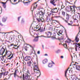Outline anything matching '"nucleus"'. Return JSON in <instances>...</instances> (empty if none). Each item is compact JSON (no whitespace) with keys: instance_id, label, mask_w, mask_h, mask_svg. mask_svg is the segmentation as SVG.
I'll return each mask as SVG.
<instances>
[{"instance_id":"1","label":"nucleus","mask_w":80,"mask_h":80,"mask_svg":"<svg viewBox=\"0 0 80 80\" xmlns=\"http://www.w3.org/2000/svg\"><path fill=\"white\" fill-rule=\"evenodd\" d=\"M74 14H75V16H72V18L74 20H77V23L78 22V21L77 19H79L80 18V14L79 13H76Z\"/></svg>"},{"instance_id":"2","label":"nucleus","mask_w":80,"mask_h":80,"mask_svg":"<svg viewBox=\"0 0 80 80\" xmlns=\"http://www.w3.org/2000/svg\"><path fill=\"white\" fill-rule=\"evenodd\" d=\"M47 37L41 35V36H38L37 37H36L33 40V42H38V38L39 37Z\"/></svg>"},{"instance_id":"3","label":"nucleus","mask_w":80,"mask_h":80,"mask_svg":"<svg viewBox=\"0 0 80 80\" xmlns=\"http://www.w3.org/2000/svg\"><path fill=\"white\" fill-rule=\"evenodd\" d=\"M28 77H29V75H28V74L27 73L26 74L25 77L24 74H23L22 76L23 80H33L32 79H28Z\"/></svg>"},{"instance_id":"4","label":"nucleus","mask_w":80,"mask_h":80,"mask_svg":"<svg viewBox=\"0 0 80 80\" xmlns=\"http://www.w3.org/2000/svg\"><path fill=\"white\" fill-rule=\"evenodd\" d=\"M68 8L66 10L68 12H73V8H72V6H69V7H67Z\"/></svg>"},{"instance_id":"5","label":"nucleus","mask_w":80,"mask_h":80,"mask_svg":"<svg viewBox=\"0 0 80 80\" xmlns=\"http://www.w3.org/2000/svg\"><path fill=\"white\" fill-rule=\"evenodd\" d=\"M5 52V49L3 47H2L1 49L0 50V55H3V54Z\"/></svg>"},{"instance_id":"6","label":"nucleus","mask_w":80,"mask_h":80,"mask_svg":"<svg viewBox=\"0 0 80 80\" xmlns=\"http://www.w3.org/2000/svg\"><path fill=\"white\" fill-rule=\"evenodd\" d=\"M45 34H46V35H47V36H45L46 37H45V38H50V37H51V35H52V32L50 31H48L47 32H45Z\"/></svg>"},{"instance_id":"7","label":"nucleus","mask_w":80,"mask_h":80,"mask_svg":"<svg viewBox=\"0 0 80 80\" xmlns=\"http://www.w3.org/2000/svg\"><path fill=\"white\" fill-rule=\"evenodd\" d=\"M79 47H80V43H76V45L75 46V48L76 52H77V51H78L77 48H78Z\"/></svg>"},{"instance_id":"8","label":"nucleus","mask_w":80,"mask_h":80,"mask_svg":"<svg viewBox=\"0 0 80 80\" xmlns=\"http://www.w3.org/2000/svg\"><path fill=\"white\" fill-rule=\"evenodd\" d=\"M39 17H41V18H42L43 17V15H45V12H42V11H41L39 12Z\"/></svg>"},{"instance_id":"9","label":"nucleus","mask_w":80,"mask_h":80,"mask_svg":"<svg viewBox=\"0 0 80 80\" xmlns=\"http://www.w3.org/2000/svg\"><path fill=\"white\" fill-rule=\"evenodd\" d=\"M45 28H44V30L43 29V27L41 28L40 27V28L39 29H38V30H37L36 31V32H38V31H40V32H44L45 31Z\"/></svg>"},{"instance_id":"10","label":"nucleus","mask_w":80,"mask_h":80,"mask_svg":"<svg viewBox=\"0 0 80 80\" xmlns=\"http://www.w3.org/2000/svg\"><path fill=\"white\" fill-rule=\"evenodd\" d=\"M78 35H77L75 38V39L74 40V41H76L75 43H78V42H79V38L78 37Z\"/></svg>"},{"instance_id":"11","label":"nucleus","mask_w":80,"mask_h":80,"mask_svg":"<svg viewBox=\"0 0 80 80\" xmlns=\"http://www.w3.org/2000/svg\"><path fill=\"white\" fill-rule=\"evenodd\" d=\"M38 74H39V76H37V78H38V77H40V75H41V72L39 69L37 70V71L36 75H38Z\"/></svg>"},{"instance_id":"12","label":"nucleus","mask_w":80,"mask_h":80,"mask_svg":"<svg viewBox=\"0 0 80 80\" xmlns=\"http://www.w3.org/2000/svg\"><path fill=\"white\" fill-rule=\"evenodd\" d=\"M31 58H30V56H26L24 60H25V61H28V60H30Z\"/></svg>"},{"instance_id":"13","label":"nucleus","mask_w":80,"mask_h":80,"mask_svg":"<svg viewBox=\"0 0 80 80\" xmlns=\"http://www.w3.org/2000/svg\"><path fill=\"white\" fill-rule=\"evenodd\" d=\"M14 74V77L15 78H16V77H19V76L18 75H17V73H16V72H14V73H12L10 74V76L12 75H13Z\"/></svg>"},{"instance_id":"14","label":"nucleus","mask_w":80,"mask_h":80,"mask_svg":"<svg viewBox=\"0 0 80 80\" xmlns=\"http://www.w3.org/2000/svg\"><path fill=\"white\" fill-rule=\"evenodd\" d=\"M70 15L67 13H66V19L67 20H68H68H69V19H70Z\"/></svg>"},{"instance_id":"15","label":"nucleus","mask_w":80,"mask_h":80,"mask_svg":"<svg viewBox=\"0 0 80 80\" xmlns=\"http://www.w3.org/2000/svg\"><path fill=\"white\" fill-rule=\"evenodd\" d=\"M36 19L38 22H40L42 21V20H43V19H42V18H41V17H39V18H37Z\"/></svg>"},{"instance_id":"16","label":"nucleus","mask_w":80,"mask_h":80,"mask_svg":"<svg viewBox=\"0 0 80 80\" xmlns=\"http://www.w3.org/2000/svg\"><path fill=\"white\" fill-rule=\"evenodd\" d=\"M54 1H55V0H51L50 2L51 3H52V4L54 6H55L56 5V4H55V2H54Z\"/></svg>"},{"instance_id":"17","label":"nucleus","mask_w":80,"mask_h":80,"mask_svg":"<svg viewBox=\"0 0 80 80\" xmlns=\"http://www.w3.org/2000/svg\"><path fill=\"white\" fill-rule=\"evenodd\" d=\"M48 62V59H45L44 60L42 61V63L43 64H45L46 63H47Z\"/></svg>"},{"instance_id":"18","label":"nucleus","mask_w":80,"mask_h":80,"mask_svg":"<svg viewBox=\"0 0 80 80\" xmlns=\"http://www.w3.org/2000/svg\"><path fill=\"white\" fill-rule=\"evenodd\" d=\"M23 3H24V5L27 6L28 5V3H29V2H26L25 0H23Z\"/></svg>"},{"instance_id":"19","label":"nucleus","mask_w":80,"mask_h":80,"mask_svg":"<svg viewBox=\"0 0 80 80\" xmlns=\"http://www.w3.org/2000/svg\"><path fill=\"white\" fill-rule=\"evenodd\" d=\"M76 70H78L80 71V66L76 65Z\"/></svg>"},{"instance_id":"20","label":"nucleus","mask_w":80,"mask_h":80,"mask_svg":"<svg viewBox=\"0 0 80 80\" xmlns=\"http://www.w3.org/2000/svg\"><path fill=\"white\" fill-rule=\"evenodd\" d=\"M6 54H5L4 56H1L0 57V58L1 59V60L2 61H3V60H4V57L6 56Z\"/></svg>"},{"instance_id":"21","label":"nucleus","mask_w":80,"mask_h":80,"mask_svg":"<svg viewBox=\"0 0 80 80\" xmlns=\"http://www.w3.org/2000/svg\"><path fill=\"white\" fill-rule=\"evenodd\" d=\"M33 5H34L33 8V10L34 9H35L36 8H37V4H33L32 5V6L31 7V8H32V7H33Z\"/></svg>"},{"instance_id":"22","label":"nucleus","mask_w":80,"mask_h":80,"mask_svg":"<svg viewBox=\"0 0 80 80\" xmlns=\"http://www.w3.org/2000/svg\"><path fill=\"white\" fill-rule=\"evenodd\" d=\"M7 18H5L4 17H3L2 18V22L5 23L6 21H7Z\"/></svg>"},{"instance_id":"23","label":"nucleus","mask_w":80,"mask_h":80,"mask_svg":"<svg viewBox=\"0 0 80 80\" xmlns=\"http://www.w3.org/2000/svg\"><path fill=\"white\" fill-rule=\"evenodd\" d=\"M48 67H49V68H51V67H53V64L52 63H50L48 64Z\"/></svg>"},{"instance_id":"24","label":"nucleus","mask_w":80,"mask_h":80,"mask_svg":"<svg viewBox=\"0 0 80 80\" xmlns=\"http://www.w3.org/2000/svg\"><path fill=\"white\" fill-rule=\"evenodd\" d=\"M27 64L28 66L30 67V65H31V64H32V62L30 61L29 62H27Z\"/></svg>"},{"instance_id":"25","label":"nucleus","mask_w":80,"mask_h":80,"mask_svg":"<svg viewBox=\"0 0 80 80\" xmlns=\"http://www.w3.org/2000/svg\"><path fill=\"white\" fill-rule=\"evenodd\" d=\"M39 70V68L38 67V66H37L36 68H34V72H35V70L37 71V70Z\"/></svg>"},{"instance_id":"26","label":"nucleus","mask_w":80,"mask_h":80,"mask_svg":"<svg viewBox=\"0 0 80 80\" xmlns=\"http://www.w3.org/2000/svg\"><path fill=\"white\" fill-rule=\"evenodd\" d=\"M70 68H68L65 71V76L66 77H67V71H68V69Z\"/></svg>"},{"instance_id":"27","label":"nucleus","mask_w":80,"mask_h":80,"mask_svg":"<svg viewBox=\"0 0 80 80\" xmlns=\"http://www.w3.org/2000/svg\"><path fill=\"white\" fill-rule=\"evenodd\" d=\"M52 10H54L55 13H57V12H58V9H57V8H55Z\"/></svg>"},{"instance_id":"28","label":"nucleus","mask_w":80,"mask_h":80,"mask_svg":"<svg viewBox=\"0 0 80 80\" xmlns=\"http://www.w3.org/2000/svg\"><path fill=\"white\" fill-rule=\"evenodd\" d=\"M62 45H63L64 47H65V48H68V47H67V44H62Z\"/></svg>"},{"instance_id":"29","label":"nucleus","mask_w":80,"mask_h":80,"mask_svg":"<svg viewBox=\"0 0 80 80\" xmlns=\"http://www.w3.org/2000/svg\"><path fill=\"white\" fill-rule=\"evenodd\" d=\"M63 32V30L62 31L61 30L58 32V33L59 34H60L61 35H62Z\"/></svg>"},{"instance_id":"30","label":"nucleus","mask_w":80,"mask_h":80,"mask_svg":"<svg viewBox=\"0 0 80 80\" xmlns=\"http://www.w3.org/2000/svg\"><path fill=\"white\" fill-rule=\"evenodd\" d=\"M62 15H63V17H65V12L64 11L62 12Z\"/></svg>"},{"instance_id":"31","label":"nucleus","mask_w":80,"mask_h":80,"mask_svg":"<svg viewBox=\"0 0 80 80\" xmlns=\"http://www.w3.org/2000/svg\"><path fill=\"white\" fill-rule=\"evenodd\" d=\"M8 72H4V75L3 76H5V75H8Z\"/></svg>"},{"instance_id":"32","label":"nucleus","mask_w":80,"mask_h":80,"mask_svg":"<svg viewBox=\"0 0 80 80\" xmlns=\"http://www.w3.org/2000/svg\"><path fill=\"white\" fill-rule=\"evenodd\" d=\"M72 8H73L74 10V13L75 14V6H72Z\"/></svg>"},{"instance_id":"33","label":"nucleus","mask_w":80,"mask_h":80,"mask_svg":"<svg viewBox=\"0 0 80 80\" xmlns=\"http://www.w3.org/2000/svg\"><path fill=\"white\" fill-rule=\"evenodd\" d=\"M4 72H1L0 73V78H1V77H2V75H4Z\"/></svg>"},{"instance_id":"34","label":"nucleus","mask_w":80,"mask_h":80,"mask_svg":"<svg viewBox=\"0 0 80 80\" xmlns=\"http://www.w3.org/2000/svg\"><path fill=\"white\" fill-rule=\"evenodd\" d=\"M55 36H56V35H53V36H52L51 37V38L52 40H53L54 39H55Z\"/></svg>"},{"instance_id":"35","label":"nucleus","mask_w":80,"mask_h":80,"mask_svg":"<svg viewBox=\"0 0 80 80\" xmlns=\"http://www.w3.org/2000/svg\"><path fill=\"white\" fill-rule=\"evenodd\" d=\"M20 2V0H19L18 1V2L16 3H13L12 2H11V3H12V4H13V5H16L17 4H18V3L19 2Z\"/></svg>"},{"instance_id":"36","label":"nucleus","mask_w":80,"mask_h":80,"mask_svg":"<svg viewBox=\"0 0 80 80\" xmlns=\"http://www.w3.org/2000/svg\"><path fill=\"white\" fill-rule=\"evenodd\" d=\"M25 22V20H24V19L23 18H22L21 20V23H23Z\"/></svg>"},{"instance_id":"37","label":"nucleus","mask_w":80,"mask_h":80,"mask_svg":"<svg viewBox=\"0 0 80 80\" xmlns=\"http://www.w3.org/2000/svg\"><path fill=\"white\" fill-rule=\"evenodd\" d=\"M61 18L63 20H64V21L66 22V23H68V21L65 20V19L64 18H62V17H61Z\"/></svg>"},{"instance_id":"38","label":"nucleus","mask_w":80,"mask_h":80,"mask_svg":"<svg viewBox=\"0 0 80 80\" xmlns=\"http://www.w3.org/2000/svg\"><path fill=\"white\" fill-rule=\"evenodd\" d=\"M60 50H58L56 52L57 53H60Z\"/></svg>"},{"instance_id":"39","label":"nucleus","mask_w":80,"mask_h":80,"mask_svg":"<svg viewBox=\"0 0 80 80\" xmlns=\"http://www.w3.org/2000/svg\"><path fill=\"white\" fill-rule=\"evenodd\" d=\"M13 55H12V56L10 57V58H8V59H9V60H11L12 58H13Z\"/></svg>"},{"instance_id":"40","label":"nucleus","mask_w":80,"mask_h":80,"mask_svg":"<svg viewBox=\"0 0 80 80\" xmlns=\"http://www.w3.org/2000/svg\"><path fill=\"white\" fill-rule=\"evenodd\" d=\"M61 37L62 38H59L58 39L59 40H63V38L62 37V36H61Z\"/></svg>"},{"instance_id":"41","label":"nucleus","mask_w":80,"mask_h":80,"mask_svg":"<svg viewBox=\"0 0 80 80\" xmlns=\"http://www.w3.org/2000/svg\"><path fill=\"white\" fill-rule=\"evenodd\" d=\"M28 48V47H27V46H26L24 47V49H25V50H26V51H27V50Z\"/></svg>"},{"instance_id":"42","label":"nucleus","mask_w":80,"mask_h":80,"mask_svg":"<svg viewBox=\"0 0 80 80\" xmlns=\"http://www.w3.org/2000/svg\"><path fill=\"white\" fill-rule=\"evenodd\" d=\"M54 34H55L56 33H57V31L56 29H54Z\"/></svg>"},{"instance_id":"43","label":"nucleus","mask_w":80,"mask_h":80,"mask_svg":"<svg viewBox=\"0 0 80 80\" xmlns=\"http://www.w3.org/2000/svg\"><path fill=\"white\" fill-rule=\"evenodd\" d=\"M39 1H40V0H38V1H37L36 2H35L33 4V5H37V3H38Z\"/></svg>"},{"instance_id":"44","label":"nucleus","mask_w":80,"mask_h":80,"mask_svg":"<svg viewBox=\"0 0 80 80\" xmlns=\"http://www.w3.org/2000/svg\"><path fill=\"white\" fill-rule=\"evenodd\" d=\"M1 3H2L3 4V5H6V2H1Z\"/></svg>"},{"instance_id":"45","label":"nucleus","mask_w":80,"mask_h":80,"mask_svg":"<svg viewBox=\"0 0 80 80\" xmlns=\"http://www.w3.org/2000/svg\"><path fill=\"white\" fill-rule=\"evenodd\" d=\"M64 7H65V6H61V8L60 9V10H62V9H63V8H64Z\"/></svg>"},{"instance_id":"46","label":"nucleus","mask_w":80,"mask_h":80,"mask_svg":"<svg viewBox=\"0 0 80 80\" xmlns=\"http://www.w3.org/2000/svg\"><path fill=\"white\" fill-rule=\"evenodd\" d=\"M68 23V25H71V26H75V25H72V24L70 23Z\"/></svg>"},{"instance_id":"47","label":"nucleus","mask_w":80,"mask_h":80,"mask_svg":"<svg viewBox=\"0 0 80 80\" xmlns=\"http://www.w3.org/2000/svg\"><path fill=\"white\" fill-rule=\"evenodd\" d=\"M20 18H21V16L18 17V22H19L20 21Z\"/></svg>"},{"instance_id":"48","label":"nucleus","mask_w":80,"mask_h":80,"mask_svg":"<svg viewBox=\"0 0 80 80\" xmlns=\"http://www.w3.org/2000/svg\"><path fill=\"white\" fill-rule=\"evenodd\" d=\"M37 27H38V25H37V27H34V28H35V29H38V28H39V27H38V28H37Z\"/></svg>"},{"instance_id":"49","label":"nucleus","mask_w":80,"mask_h":80,"mask_svg":"<svg viewBox=\"0 0 80 80\" xmlns=\"http://www.w3.org/2000/svg\"><path fill=\"white\" fill-rule=\"evenodd\" d=\"M3 7H4V8H6V5H3Z\"/></svg>"},{"instance_id":"50","label":"nucleus","mask_w":80,"mask_h":80,"mask_svg":"<svg viewBox=\"0 0 80 80\" xmlns=\"http://www.w3.org/2000/svg\"><path fill=\"white\" fill-rule=\"evenodd\" d=\"M33 57H37V54H35V55L33 56Z\"/></svg>"},{"instance_id":"51","label":"nucleus","mask_w":80,"mask_h":80,"mask_svg":"<svg viewBox=\"0 0 80 80\" xmlns=\"http://www.w3.org/2000/svg\"><path fill=\"white\" fill-rule=\"evenodd\" d=\"M72 80H76L77 79L75 78V77H73L72 79Z\"/></svg>"},{"instance_id":"52","label":"nucleus","mask_w":80,"mask_h":80,"mask_svg":"<svg viewBox=\"0 0 80 80\" xmlns=\"http://www.w3.org/2000/svg\"><path fill=\"white\" fill-rule=\"evenodd\" d=\"M13 48H14V49H18V47H17V48H15L14 47H13Z\"/></svg>"},{"instance_id":"53","label":"nucleus","mask_w":80,"mask_h":80,"mask_svg":"<svg viewBox=\"0 0 80 80\" xmlns=\"http://www.w3.org/2000/svg\"><path fill=\"white\" fill-rule=\"evenodd\" d=\"M38 54H40V52L39 51H38V52H37Z\"/></svg>"},{"instance_id":"54","label":"nucleus","mask_w":80,"mask_h":80,"mask_svg":"<svg viewBox=\"0 0 80 80\" xmlns=\"http://www.w3.org/2000/svg\"><path fill=\"white\" fill-rule=\"evenodd\" d=\"M51 62H52V63H53V64H54V65L55 64V63H54V62H53V61H51Z\"/></svg>"},{"instance_id":"55","label":"nucleus","mask_w":80,"mask_h":80,"mask_svg":"<svg viewBox=\"0 0 80 80\" xmlns=\"http://www.w3.org/2000/svg\"><path fill=\"white\" fill-rule=\"evenodd\" d=\"M17 71H18V69H17L16 70H15L14 73H15V72H16V73H17Z\"/></svg>"},{"instance_id":"56","label":"nucleus","mask_w":80,"mask_h":80,"mask_svg":"<svg viewBox=\"0 0 80 80\" xmlns=\"http://www.w3.org/2000/svg\"><path fill=\"white\" fill-rule=\"evenodd\" d=\"M13 33V32L11 31L9 32H7V33Z\"/></svg>"},{"instance_id":"57","label":"nucleus","mask_w":80,"mask_h":80,"mask_svg":"<svg viewBox=\"0 0 80 80\" xmlns=\"http://www.w3.org/2000/svg\"><path fill=\"white\" fill-rule=\"evenodd\" d=\"M11 55H12V54H9V56L8 57H8H10V56H11Z\"/></svg>"},{"instance_id":"58","label":"nucleus","mask_w":80,"mask_h":80,"mask_svg":"<svg viewBox=\"0 0 80 80\" xmlns=\"http://www.w3.org/2000/svg\"><path fill=\"white\" fill-rule=\"evenodd\" d=\"M60 58H63V56H62L60 57Z\"/></svg>"},{"instance_id":"59","label":"nucleus","mask_w":80,"mask_h":80,"mask_svg":"<svg viewBox=\"0 0 80 80\" xmlns=\"http://www.w3.org/2000/svg\"><path fill=\"white\" fill-rule=\"evenodd\" d=\"M66 42L68 43H70V42H69L68 41H65V43H66Z\"/></svg>"},{"instance_id":"60","label":"nucleus","mask_w":80,"mask_h":80,"mask_svg":"<svg viewBox=\"0 0 80 80\" xmlns=\"http://www.w3.org/2000/svg\"><path fill=\"white\" fill-rule=\"evenodd\" d=\"M27 72L28 73H29V74H30V72H29V71L28 70V71H27Z\"/></svg>"},{"instance_id":"61","label":"nucleus","mask_w":80,"mask_h":80,"mask_svg":"<svg viewBox=\"0 0 80 80\" xmlns=\"http://www.w3.org/2000/svg\"><path fill=\"white\" fill-rule=\"evenodd\" d=\"M11 40H12V39H14V37H12V38L11 37Z\"/></svg>"},{"instance_id":"62","label":"nucleus","mask_w":80,"mask_h":80,"mask_svg":"<svg viewBox=\"0 0 80 80\" xmlns=\"http://www.w3.org/2000/svg\"><path fill=\"white\" fill-rule=\"evenodd\" d=\"M13 44H10V47H11V46H13Z\"/></svg>"},{"instance_id":"63","label":"nucleus","mask_w":80,"mask_h":80,"mask_svg":"<svg viewBox=\"0 0 80 80\" xmlns=\"http://www.w3.org/2000/svg\"><path fill=\"white\" fill-rule=\"evenodd\" d=\"M8 53V51H6L5 54L7 55Z\"/></svg>"},{"instance_id":"64","label":"nucleus","mask_w":80,"mask_h":80,"mask_svg":"<svg viewBox=\"0 0 80 80\" xmlns=\"http://www.w3.org/2000/svg\"><path fill=\"white\" fill-rule=\"evenodd\" d=\"M70 23L71 24H72L73 23V22H72V21H70Z\"/></svg>"}]
</instances>
